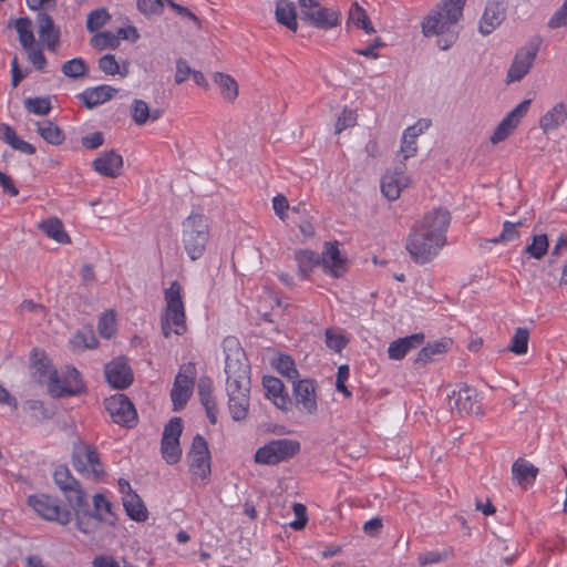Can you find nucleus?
<instances>
[{"mask_svg":"<svg viewBox=\"0 0 567 567\" xmlns=\"http://www.w3.org/2000/svg\"><path fill=\"white\" fill-rule=\"evenodd\" d=\"M194 388V378L181 370L174 381L171 392L174 410H182L189 400Z\"/></svg>","mask_w":567,"mask_h":567,"instance_id":"bb28decb","label":"nucleus"},{"mask_svg":"<svg viewBox=\"0 0 567 567\" xmlns=\"http://www.w3.org/2000/svg\"><path fill=\"white\" fill-rule=\"evenodd\" d=\"M453 341L450 338H442L427 343L419 352V360L423 362L432 361L436 355H441L449 351Z\"/></svg>","mask_w":567,"mask_h":567,"instance_id":"c03bdc74","label":"nucleus"},{"mask_svg":"<svg viewBox=\"0 0 567 567\" xmlns=\"http://www.w3.org/2000/svg\"><path fill=\"white\" fill-rule=\"evenodd\" d=\"M530 100L522 101L514 110H512L497 125L493 135L491 136V142L493 144H497L499 142L505 141L518 126L522 118L528 112Z\"/></svg>","mask_w":567,"mask_h":567,"instance_id":"dca6fc26","label":"nucleus"},{"mask_svg":"<svg viewBox=\"0 0 567 567\" xmlns=\"http://www.w3.org/2000/svg\"><path fill=\"white\" fill-rule=\"evenodd\" d=\"M299 272L306 278L312 268L320 265V256L311 250H300L296 254Z\"/></svg>","mask_w":567,"mask_h":567,"instance_id":"09e8293b","label":"nucleus"},{"mask_svg":"<svg viewBox=\"0 0 567 567\" xmlns=\"http://www.w3.org/2000/svg\"><path fill=\"white\" fill-rule=\"evenodd\" d=\"M209 240V226L205 215L192 213L182 223V241L192 260L199 259Z\"/></svg>","mask_w":567,"mask_h":567,"instance_id":"39448f33","label":"nucleus"},{"mask_svg":"<svg viewBox=\"0 0 567 567\" xmlns=\"http://www.w3.org/2000/svg\"><path fill=\"white\" fill-rule=\"evenodd\" d=\"M0 141L6 142L13 150L23 154L32 155L35 153V147L29 142L20 138L16 131L7 123L0 124Z\"/></svg>","mask_w":567,"mask_h":567,"instance_id":"f704fd0d","label":"nucleus"},{"mask_svg":"<svg viewBox=\"0 0 567 567\" xmlns=\"http://www.w3.org/2000/svg\"><path fill=\"white\" fill-rule=\"evenodd\" d=\"M35 126L38 134L51 145H61L65 140L64 132L51 121H39Z\"/></svg>","mask_w":567,"mask_h":567,"instance_id":"ea45409f","label":"nucleus"},{"mask_svg":"<svg viewBox=\"0 0 567 567\" xmlns=\"http://www.w3.org/2000/svg\"><path fill=\"white\" fill-rule=\"evenodd\" d=\"M194 70L184 60H178L176 63L175 82L177 84L184 83L189 76H192Z\"/></svg>","mask_w":567,"mask_h":567,"instance_id":"774afa93","label":"nucleus"},{"mask_svg":"<svg viewBox=\"0 0 567 567\" xmlns=\"http://www.w3.org/2000/svg\"><path fill=\"white\" fill-rule=\"evenodd\" d=\"M266 396L280 410L288 411L291 400L282 381L276 377L266 375L262 379Z\"/></svg>","mask_w":567,"mask_h":567,"instance_id":"a878e982","label":"nucleus"},{"mask_svg":"<svg viewBox=\"0 0 567 567\" xmlns=\"http://www.w3.org/2000/svg\"><path fill=\"white\" fill-rule=\"evenodd\" d=\"M38 33L41 42L51 51H54L59 44L60 31L55 28L52 18L48 13L38 16Z\"/></svg>","mask_w":567,"mask_h":567,"instance_id":"c756f323","label":"nucleus"},{"mask_svg":"<svg viewBox=\"0 0 567 567\" xmlns=\"http://www.w3.org/2000/svg\"><path fill=\"white\" fill-rule=\"evenodd\" d=\"M93 511L91 516L94 517V532L97 528L100 522L112 523L114 514L112 512V504L105 498L103 494H95L93 496Z\"/></svg>","mask_w":567,"mask_h":567,"instance_id":"58836bf2","label":"nucleus"},{"mask_svg":"<svg viewBox=\"0 0 567 567\" xmlns=\"http://www.w3.org/2000/svg\"><path fill=\"white\" fill-rule=\"evenodd\" d=\"M347 24L355 27L357 29H361L367 34H372L375 32V29L365 10L358 2H353L350 6Z\"/></svg>","mask_w":567,"mask_h":567,"instance_id":"4c0bfd02","label":"nucleus"},{"mask_svg":"<svg viewBox=\"0 0 567 567\" xmlns=\"http://www.w3.org/2000/svg\"><path fill=\"white\" fill-rule=\"evenodd\" d=\"M123 163L122 155L111 150L101 153L92 162V168L101 176L116 178L122 174Z\"/></svg>","mask_w":567,"mask_h":567,"instance_id":"5701e85b","label":"nucleus"},{"mask_svg":"<svg viewBox=\"0 0 567 567\" xmlns=\"http://www.w3.org/2000/svg\"><path fill=\"white\" fill-rule=\"evenodd\" d=\"M529 331L526 328H517L512 337L508 351L516 355L526 354L528 351Z\"/></svg>","mask_w":567,"mask_h":567,"instance_id":"3c124183","label":"nucleus"},{"mask_svg":"<svg viewBox=\"0 0 567 567\" xmlns=\"http://www.w3.org/2000/svg\"><path fill=\"white\" fill-rule=\"evenodd\" d=\"M64 378L68 380V384L61 385L56 371L50 373L48 390L52 396H72L80 394L83 391L84 385L81 379V374L75 368L66 367L64 371Z\"/></svg>","mask_w":567,"mask_h":567,"instance_id":"4468645a","label":"nucleus"},{"mask_svg":"<svg viewBox=\"0 0 567 567\" xmlns=\"http://www.w3.org/2000/svg\"><path fill=\"white\" fill-rule=\"evenodd\" d=\"M198 395L210 423L217 422L218 408L213 395V382L209 379L200 380L198 383Z\"/></svg>","mask_w":567,"mask_h":567,"instance_id":"72a5a7b5","label":"nucleus"},{"mask_svg":"<svg viewBox=\"0 0 567 567\" xmlns=\"http://www.w3.org/2000/svg\"><path fill=\"white\" fill-rule=\"evenodd\" d=\"M303 19L312 27L328 30L340 24V13L337 10L321 8L313 0H299Z\"/></svg>","mask_w":567,"mask_h":567,"instance_id":"f8f14e48","label":"nucleus"},{"mask_svg":"<svg viewBox=\"0 0 567 567\" xmlns=\"http://www.w3.org/2000/svg\"><path fill=\"white\" fill-rule=\"evenodd\" d=\"M165 307L161 315V329L164 338L173 334L184 336L187 332L186 311L183 300L182 285L174 280L164 290Z\"/></svg>","mask_w":567,"mask_h":567,"instance_id":"20e7f679","label":"nucleus"},{"mask_svg":"<svg viewBox=\"0 0 567 567\" xmlns=\"http://www.w3.org/2000/svg\"><path fill=\"white\" fill-rule=\"evenodd\" d=\"M111 19L106 9L100 8L89 13L86 19V28L90 32H95L104 27Z\"/></svg>","mask_w":567,"mask_h":567,"instance_id":"864d4df0","label":"nucleus"},{"mask_svg":"<svg viewBox=\"0 0 567 567\" xmlns=\"http://www.w3.org/2000/svg\"><path fill=\"white\" fill-rule=\"evenodd\" d=\"M567 25V0L564 1L563 6L553 14L548 21L550 29H558Z\"/></svg>","mask_w":567,"mask_h":567,"instance_id":"69168bd1","label":"nucleus"},{"mask_svg":"<svg viewBox=\"0 0 567 567\" xmlns=\"http://www.w3.org/2000/svg\"><path fill=\"white\" fill-rule=\"evenodd\" d=\"M138 33L134 27L118 28L116 31L96 32L91 39V45L97 50L115 49L121 40L136 41Z\"/></svg>","mask_w":567,"mask_h":567,"instance_id":"a211bd4d","label":"nucleus"},{"mask_svg":"<svg viewBox=\"0 0 567 567\" xmlns=\"http://www.w3.org/2000/svg\"><path fill=\"white\" fill-rule=\"evenodd\" d=\"M72 464L78 473L87 478L99 480L104 475V465L96 446L81 440L73 444Z\"/></svg>","mask_w":567,"mask_h":567,"instance_id":"423d86ee","label":"nucleus"},{"mask_svg":"<svg viewBox=\"0 0 567 567\" xmlns=\"http://www.w3.org/2000/svg\"><path fill=\"white\" fill-rule=\"evenodd\" d=\"M183 432L181 417H173L164 427L161 452L163 458L168 464H176L182 457L179 439Z\"/></svg>","mask_w":567,"mask_h":567,"instance_id":"ddd939ff","label":"nucleus"},{"mask_svg":"<svg viewBox=\"0 0 567 567\" xmlns=\"http://www.w3.org/2000/svg\"><path fill=\"white\" fill-rule=\"evenodd\" d=\"M106 381L115 389H126L133 382V373L124 358H116L104 368Z\"/></svg>","mask_w":567,"mask_h":567,"instance_id":"412c9836","label":"nucleus"},{"mask_svg":"<svg viewBox=\"0 0 567 567\" xmlns=\"http://www.w3.org/2000/svg\"><path fill=\"white\" fill-rule=\"evenodd\" d=\"M300 450L297 441L280 439L274 440L260 446L255 453L258 464L276 465L293 457Z\"/></svg>","mask_w":567,"mask_h":567,"instance_id":"1a4fd4ad","label":"nucleus"},{"mask_svg":"<svg viewBox=\"0 0 567 567\" xmlns=\"http://www.w3.org/2000/svg\"><path fill=\"white\" fill-rule=\"evenodd\" d=\"M63 496L73 511L78 529L83 534L94 533V517L91 516L89 497L81 484L63 492Z\"/></svg>","mask_w":567,"mask_h":567,"instance_id":"0eeeda50","label":"nucleus"},{"mask_svg":"<svg viewBox=\"0 0 567 567\" xmlns=\"http://www.w3.org/2000/svg\"><path fill=\"white\" fill-rule=\"evenodd\" d=\"M223 350L228 409L234 421H243L249 411L250 364L236 337H226L223 341Z\"/></svg>","mask_w":567,"mask_h":567,"instance_id":"f257e3e1","label":"nucleus"},{"mask_svg":"<svg viewBox=\"0 0 567 567\" xmlns=\"http://www.w3.org/2000/svg\"><path fill=\"white\" fill-rule=\"evenodd\" d=\"M99 68L102 72L107 75L122 74L125 75L126 72L122 73L120 69V64L112 54H105L99 60Z\"/></svg>","mask_w":567,"mask_h":567,"instance_id":"0e129e2a","label":"nucleus"},{"mask_svg":"<svg viewBox=\"0 0 567 567\" xmlns=\"http://www.w3.org/2000/svg\"><path fill=\"white\" fill-rule=\"evenodd\" d=\"M104 408L111 420L118 425L133 427L137 422L136 410L124 394H114L106 398Z\"/></svg>","mask_w":567,"mask_h":567,"instance_id":"9d476101","label":"nucleus"},{"mask_svg":"<svg viewBox=\"0 0 567 567\" xmlns=\"http://www.w3.org/2000/svg\"><path fill=\"white\" fill-rule=\"evenodd\" d=\"M62 72L68 78L76 79L85 75L87 69L83 59L75 58L62 64Z\"/></svg>","mask_w":567,"mask_h":567,"instance_id":"6e6d98bb","label":"nucleus"},{"mask_svg":"<svg viewBox=\"0 0 567 567\" xmlns=\"http://www.w3.org/2000/svg\"><path fill=\"white\" fill-rule=\"evenodd\" d=\"M465 2L466 0H443L422 23L424 35H437V44L442 50H447L457 38V22Z\"/></svg>","mask_w":567,"mask_h":567,"instance_id":"7ed1b4c3","label":"nucleus"},{"mask_svg":"<svg viewBox=\"0 0 567 567\" xmlns=\"http://www.w3.org/2000/svg\"><path fill=\"white\" fill-rule=\"evenodd\" d=\"M567 118V111L563 103L554 105L540 118V127L547 132L561 125Z\"/></svg>","mask_w":567,"mask_h":567,"instance_id":"79ce46f5","label":"nucleus"},{"mask_svg":"<svg viewBox=\"0 0 567 567\" xmlns=\"http://www.w3.org/2000/svg\"><path fill=\"white\" fill-rule=\"evenodd\" d=\"M28 505L43 519L68 525L72 520V513L61 506L56 497L47 494H35L28 497Z\"/></svg>","mask_w":567,"mask_h":567,"instance_id":"6e6552de","label":"nucleus"},{"mask_svg":"<svg viewBox=\"0 0 567 567\" xmlns=\"http://www.w3.org/2000/svg\"><path fill=\"white\" fill-rule=\"evenodd\" d=\"M324 336L327 347L334 352H341L348 343V339L340 330L327 329Z\"/></svg>","mask_w":567,"mask_h":567,"instance_id":"5fc2aeb1","label":"nucleus"},{"mask_svg":"<svg viewBox=\"0 0 567 567\" xmlns=\"http://www.w3.org/2000/svg\"><path fill=\"white\" fill-rule=\"evenodd\" d=\"M512 478L523 488L532 486L538 475V467L529 461L519 457L512 465Z\"/></svg>","mask_w":567,"mask_h":567,"instance_id":"c85d7f7f","label":"nucleus"},{"mask_svg":"<svg viewBox=\"0 0 567 567\" xmlns=\"http://www.w3.org/2000/svg\"><path fill=\"white\" fill-rule=\"evenodd\" d=\"M292 393L296 404L307 414L318 412L317 382L312 379H301L292 383Z\"/></svg>","mask_w":567,"mask_h":567,"instance_id":"2eb2a0df","label":"nucleus"},{"mask_svg":"<svg viewBox=\"0 0 567 567\" xmlns=\"http://www.w3.org/2000/svg\"><path fill=\"white\" fill-rule=\"evenodd\" d=\"M25 107L35 115H47L51 111L50 101L44 97H30L25 101Z\"/></svg>","mask_w":567,"mask_h":567,"instance_id":"052dcab7","label":"nucleus"},{"mask_svg":"<svg viewBox=\"0 0 567 567\" xmlns=\"http://www.w3.org/2000/svg\"><path fill=\"white\" fill-rule=\"evenodd\" d=\"M54 482L61 492H65L66 489L75 486L79 482L71 475L66 467H59L54 472Z\"/></svg>","mask_w":567,"mask_h":567,"instance_id":"13d9d810","label":"nucleus"},{"mask_svg":"<svg viewBox=\"0 0 567 567\" xmlns=\"http://www.w3.org/2000/svg\"><path fill=\"white\" fill-rule=\"evenodd\" d=\"M358 114L355 111L343 109L336 123V134H340L357 124Z\"/></svg>","mask_w":567,"mask_h":567,"instance_id":"680f3d73","label":"nucleus"},{"mask_svg":"<svg viewBox=\"0 0 567 567\" xmlns=\"http://www.w3.org/2000/svg\"><path fill=\"white\" fill-rule=\"evenodd\" d=\"M121 491L123 493L122 502L127 516L138 523H143L148 518V511L143 499L131 488L128 482L120 481Z\"/></svg>","mask_w":567,"mask_h":567,"instance_id":"aec40b11","label":"nucleus"},{"mask_svg":"<svg viewBox=\"0 0 567 567\" xmlns=\"http://www.w3.org/2000/svg\"><path fill=\"white\" fill-rule=\"evenodd\" d=\"M320 265L324 271L334 277L340 278L347 271V260L341 257L338 243H326L324 249L320 256Z\"/></svg>","mask_w":567,"mask_h":567,"instance_id":"4be33fe9","label":"nucleus"},{"mask_svg":"<svg viewBox=\"0 0 567 567\" xmlns=\"http://www.w3.org/2000/svg\"><path fill=\"white\" fill-rule=\"evenodd\" d=\"M431 126V121L427 118H420L415 124L409 126L402 136V143L400 148V155L403 159H409L416 155V138L424 131Z\"/></svg>","mask_w":567,"mask_h":567,"instance_id":"393cba45","label":"nucleus"},{"mask_svg":"<svg viewBox=\"0 0 567 567\" xmlns=\"http://www.w3.org/2000/svg\"><path fill=\"white\" fill-rule=\"evenodd\" d=\"M97 331L102 338L111 339L117 331V320L114 310L105 311L99 319Z\"/></svg>","mask_w":567,"mask_h":567,"instance_id":"8fccbe9b","label":"nucleus"},{"mask_svg":"<svg viewBox=\"0 0 567 567\" xmlns=\"http://www.w3.org/2000/svg\"><path fill=\"white\" fill-rule=\"evenodd\" d=\"M523 223H512L509 220H505L503 224V230L499 236L489 240V243L497 245L502 243L513 241L519 238V231L517 230L518 226H522Z\"/></svg>","mask_w":567,"mask_h":567,"instance_id":"603ef678","label":"nucleus"},{"mask_svg":"<svg viewBox=\"0 0 567 567\" xmlns=\"http://www.w3.org/2000/svg\"><path fill=\"white\" fill-rule=\"evenodd\" d=\"M449 406L460 414H478L481 404L477 400V392L470 386H463L449 395Z\"/></svg>","mask_w":567,"mask_h":567,"instance_id":"6ab92c4d","label":"nucleus"},{"mask_svg":"<svg viewBox=\"0 0 567 567\" xmlns=\"http://www.w3.org/2000/svg\"><path fill=\"white\" fill-rule=\"evenodd\" d=\"M272 365L279 374L292 383L298 380L299 372L295 360L290 355L280 353L274 359Z\"/></svg>","mask_w":567,"mask_h":567,"instance_id":"37998d69","label":"nucleus"},{"mask_svg":"<svg viewBox=\"0 0 567 567\" xmlns=\"http://www.w3.org/2000/svg\"><path fill=\"white\" fill-rule=\"evenodd\" d=\"M411 183V178L405 173V166L401 164L393 171H388L381 179V192L389 200H396L402 190Z\"/></svg>","mask_w":567,"mask_h":567,"instance_id":"f3484780","label":"nucleus"},{"mask_svg":"<svg viewBox=\"0 0 567 567\" xmlns=\"http://www.w3.org/2000/svg\"><path fill=\"white\" fill-rule=\"evenodd\" d=\"M162 115L163 112L159 109L151 110L148 104L143 100L135 99L131 104L132 120L138 126L145 125L148 121L156 122Z\"/></svg>","mask_w":567,"mask_h":567,"instance_id":"2f4dec72","label":"nucleus"},{"mask_svg":"<svg viewBox=\"0 0 567 567\" xmlns=\"http://www.w3.org/2000/svg\"><path fill=\"white\" fill-rule=\"evenodd\" d=\"M189 471L195 480L207 481L210 476V453L206 440L196 435L188 454Z\"/></svg>","mask_w":567,"mask_h":567,"instance_id":"9b49d317","label":"nucleus"},{"mask_svg":"<svg viewBox=\"0 0 567 567\" xmlns=\"http://www.w3.org/2000/svg\"><path fill=\"white\" fill-rule=\"evenodd\" d=\"M38 228L56 243L70 244L71 241L70 236L64 230L63 223L58 217H50L40 221Z\"/></svg>","mask_w":567,"mask_h":567,"instance_id":"e433bc0d","label":"nucleus"},{"mask_svg":"<svg viewBox=\"0 0 567 567\" xmlns=\"http://www.w3.org/2000/svg\"><path fill=\"white\" fill-rule=\"evenodd\" d=\"M81 143L87 150H96L104 143V136L101 132H94L82 137Z\"/></svg>","mask_w":567,"mask_h":567,"instance_id":"338daca9","label":"nucleus"},{"mask_svg":"<svg viewBox=\"0 0 567 567\" xmlns=\"http://www.w3.org/2000/svg\"><path fill=\"white\" fill-rule=\"evenodd\" d=\"M450 213L435 209L416 223L406 239V250L416 264L431 261L446 243Z\"/></svg>","mask_w":567,"mask_h":567,"instance_id":"f03ea898","label":"nucleus"},{"mask_svg":"<svg viewBox=\"0 0 567 567\" xmlns=\"http://www.w3.org/2000/svg\"><path fill=\"white\" fill-rule=\"evenodd\" d=\"M506 10L502 2H488L480 22V32L491 34L505 19Z\"/></svg>","mask_w":567,"mask_h":567,"instance_id":"cd10ccee","label":"nucleus"},{"mask_svg":"<svg viewBox=\"0 0 567 567\" xmlns=\"http://www.w3.org/2000/svg\"><path fill=\"white\" fill-rule=\"evenodd\" d=\"M214 82L218 85L221 96L228 101L234 102L238 96L237 81L229 74L217 72L214 74Z\"/></svg>","mask_w":567,"mask_h":567,"instance_id":"a19ab883","label":"nucleus"},{"mask_svg":"<svg viewBox=\"0 0 567 567\" xmlns=\"http://www.w3.org/2000/svg\"><path fill=\"white\" fill-rule=\"evenodd\" d=\"M548 248V236L546 234H537L533 236L532 243L526 246L525 252L529 257L540 260L547 255Z\"/></svg>","mask_w":567,"mask_h":567,"instance_id":"de8ad7c7","label":"nucleus"},{"mask_svg":"<svg viewBox=\"0 0 567 567\" xmlns=\"http://www.w3.org/2000/svg\"><path fill=\"white\" fill-rule=\"evenodd\" d=\"M115 93L116 90L114 87H112L111 85L103 84L95 87L86 89L81 93L80 96L84 105L89 109H92L107 102L115 95Z\"/></svg>","mask_w":567,"mask_h":567,"instance_id":"473e14b6","label":"nucleus"},{"mask_svg":"<svg viewBox=\"0 0 567 567\" xmlns=\"http://www.w3.org/2000/svg\"><path fill=\"white\" fill-rule=\"evenodd\" d=\"M14 29L18 33L19 42L23 49L30 48L32 44L37 43L33 33L32 21L29 18L24 17L17 19L14 22Z\"/></svg>","mask_w":567,"mask_h":567,"instance_id":"49530a36","label":"nucleus"},{"mask_svg":"<svg viewBox=\"0 0 567 567\" xmlns=\"http://www.w3.org/2000/svg\"><path fill=\"white\" fill-rule=\"evenodd\" d=\"M295 519L289 523L293 530H302L308 523L307 507L301 503L293 504Z\"/></svg>","mask_w":567,"mask_h":567,"instance_id":"e2e57ef3","label":"nucleus"},{"mask_svg":"<svg viewBox=\"0 0 567 567\" xmlns=\"http://www.w3.org/2000/svg\"><path fill=\"white\" fill-rule=\"evenodd\" d=\"M424 340L423 333H414L392 341L388 348V355L392 360H402L413 348Z\"/></svg>","mask_w":567,"mask_h":567,"instance_id":"7c9ffc66","label":"nucleus"},{"mask_svg":"<svg viewBox=\"0 0 567 567\" xmlns=\"http://www.w3.org/2000/svg\"><path fill=\"white\" fill-rule=\"evenodd\" d=\"M24 51L27 53L29 62L32 63L37 70H45L47 59L41 47L38 43L32 44L30 48H24Z\"/></svg>","mask_w":567,"mask_h":567,"instance_id":"bf43d9fd","label":"nucleus"},{"mask_svg":"<svg viewBox=\"0 0 567 567\" xmlns=\"http://www.w3.org/2000/svg\"><path fill=\"white\" fill-rule=\"evenodd\" d=\"M97 339L91 328L79 330L70 339V346L74 351L94 349L97 347Z\"/></svg>","mask_w":567,"mask_h":567,"instance_id":"a18cd8bd","label":"nucleus"},{"mask_svg":"<svg viewBox=\"0 0 567 567\" xmlns=\"http://www.w3.org/2000/svg\"><path fill=\"white\" fill-rule=\"evenodd\" d=\"M537 54V48H522L515 55L507 73L508 82L520 81L530 70Z\"/></svg>","mask_w":567,"mask_h":567,"instance_id":"b1692460","label":"nucleus"},{"mask_svg":"<svg viewBox=\"0 0 567 567\" xmlns=\"http://www.w3.org/2000/svg\"><path fill=\"white\" fill-rule=\"evenodd\" d=\"M276 20L291 31H297V12L296 6L289 0H278L276 3Z\"/></svg>","mask_w":567,"mask_h":567,"instance_id":"c9c22d12","label":"nucleus"},{"mask_svg":"<svg viewBox=\"0 0 567 567\" xmlns=\"http://www.w3.org/2000/svg\"><path fill=\"white\" fill-rule=\"evenodd\" d=\"M168 0H137V8L144 16L162 14Z\"/></svg>","mask_w":567,"mask_h":567,"instance_id":"4d7b16f0","label":"nucleus"}]
</instances>
